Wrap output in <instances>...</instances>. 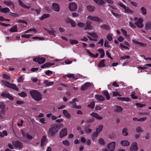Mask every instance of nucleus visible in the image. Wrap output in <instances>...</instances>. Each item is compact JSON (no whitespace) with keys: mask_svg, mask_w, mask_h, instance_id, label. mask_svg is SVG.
Returning <instances> with one entry per match:
<instances>
[{"mask_svg":"<svg viewBox=\"0 0 151 151\" xmlns=\"http://www.w3.org/2000/svg\"><path fill=\"white\" fill-rule=\"evenodd\" d=\"M12 143L14 146L16 147L21 149L23 147L22 143L19 141L13 142Z\"/></svg>","mask_w":151,"mask_h":151,"instance_id":"obj_12","label":"nucleus"},{"mask_svg":"<svg viewBox=\"0 0 151 151\" xmlns=\"http://www.w3.org/2000/svg\"><path fill=\"white\" fill-rule=\"evenodd\" d=\"M145 27L146 29H151V23L149 22L145 24Z\"/></svg>","mask_w":151,"mask_h":151,"instance_id":"obj_35","label":"nucleus"},{"mask_svg":"<svg viewBox=\"0 0 151 151\" xmlns=\"http://www.w3.org/2000/svg\"><path fill=\"white\" fill-rule=\"evenodd\" d=\"M45 29L47 32L50 34L52 35H54V31L53 29H52L51 30H49L45 28H44Z\"/></svg>","mask_w":151,"mask_h":151,"instance_id":"obj_45","label":"nucleus"},{"mask_svg":"<svg viewBox=\"0 0 151 151\" xmlns=\"http://www.w3.org/2000/svg\"><path fill=\"white\" fill-rule=\"evenodd\" d=\"M67 129L65 128L62 129L60 134V137L61 138H62L65 136L67 135Z\"/></svg>","mask_w":151,"mask_h":151,"instance_id":"obj_11","label":"nucleus"},{"mask_svg":"<svg viewBox=\"0 0 151 151\" xmlns=\"http://www.w3.org/2000/svg\"><path fill=\"white\" fill-rule=\"evenodd\" d=\"M117 98L118 100L122 101H129V99L128 98L118 97H117Z\"/></svg>","mask_w":151,"mask_h":151,"instance_id":"obj_34","label":"nucleus"},{"mask_svg":"<svg viewBox=\"0 0 151 151\" xmlns=\"http://www.w3.org/2000/svg\"><path fill=\"white\" fill-rule=\"evenodd\" d=\"M63 115L68 119H70V114L67 111L64 110L63 111Z\"/></svg>","mask_w":151,"mask_h":151,"instance_id":"obj_23","label":"nucleus"},{"mask_svg":"<svg viewBox=\"0 0 151 151\" xmlns=\"http://www.w3.org/2000/svg\"><path fill=\"white\" fill-rule=\"evenodd\" d=\"M17 22L19 23H23L24 24H26V25L24 26L23 27H26L27 25V22L24 20H18L17 21Z\"/></svg>","mask_w":151,"mask_h":151,"instance_id":"obj_54","label":"nucleus"},{"mask_svg":"<svg viewBox=\"0 0 151 151\" xmlns=\"http://www.w3.org/2000/svg\"><path fill=\"white\" fill-rule=\"evenodd\" d=\"M29 93L32 98L35 101H39L42 99V95L37 91L33 90L29 91Z\"/></svg>","mask_w":151,"mask_h":151,"instance_id":"obj_1","label":"nucleus"},{"mask_svg":"<svg viewBox=\"0 0 151 151\" xmlns=\"http://www.w3.org/2000/svg\"><path fill=\"white\" fill-rule=\"evenodd\" d=\"M69 8L71 11H74L77 9V4L75 3H73L69 4Z\"/></svg>","mask_w":151,"mask_h":151,"instance_id":"obj_8","label":"nucleus"},{"mask_svg":"<svg viewBox=\"0 0 151 151\" xmlns=\"http://www.w3.org/2000/svg\"><path fill=\"white\" fill-rule=\"evenodd\" d=\"M103 127L102 125H100L98 128L96 129V131L98 132V133H99L102 129Z\"/></svg>","mask_w":151,"mask_h":151,"instance_id":"obj_51","label":"nucleus"},{"mask_svg":"<svg viewBox=\"0 0 151 151\" xmlns=\"http://www.w3.org/2000/svg\"><path fill=\"white\" fill-rule=\"evenodd\" d=\"M140 10L142 14L146 15L147 14V9L144 7H141Z\"/></svg>","mask_w":151,"mask_h":151,"instance_id":"obj_36","label":"nucleus"},{"mask_svg":"<svg viewBox=\"0 0 151 151\" xmlns=\"http://www.w3.org/2000/svg\"><path fill=\"white\" fill-rule=\"evenodd\" d=\"M1 96L4 97L8 98L11 100H13L14 99L13 97L7 92H3Z\"/></svg>","mask_w":151,"mask_h":151,"instance_id":"obj_9","label":"nucleus"},{"mask_svg":"<svg viewBox=\"0 0 151 151\" xmlns=\"http://www.w3.org/2000/svg\"><path fill=\"white\" fill-rule=\"evenodd\" d=\"M63 77L64 78H65L67 77L68 78H71L73 79H76L74 75L72 74H68L66 75L63 76Z\"/></svg>","mask_w":151,"mask_h":151,"instance_id":"obj_26","label":"nucleus"},{"mask_svg":"<svg viewBox=\"0 0 151 151\" xmlns=\"http://www.w3.org/2000/svg\"><path fill=\"white\" fill-rule=\"evenodd\" d=\"M87 18L88 19L91 20L93 21H96L98 22H102V20L100 18H99L96 17H93L91 16H88Z\"/></svg>","mask_w":151,"mask_h":151,"instance_id":"obj_7","label":"nucleus"},{"mask_svg":"<svg viewBox=\"0 0 151 151\" xmlns=\"http://www.w3.org/2000/svg\"><path fill=\"white\" fill-rule=\"evenodd\" d=\"M135 93L134 92H132L131 94V96L132 98L134 99H137V97L135 95Z\"/></svg>","mask_w":151,"mask_h":151,"instance_id":"obj_63","label":"nucleus"},{"mask_svg":"<svg viewBox=\"0 0 151 151\" xmlns=\"http://www.w3.org/2000/svg\"><path fill=\"white\" fill-rule=\"evenodd\" d=\"M5 111H1L0 112V119H3L4 118Z\"/></svg>","mask_w":151,"mask_h":151,"instance_id":"obj_43","label":"nucleus"},{"mask_svg":"<svg viewBox=\"0 0 151 151\" xmlns=\"http://www.w3.org/2000/svg\"><path fill=\"white\" fill-rule=\"evenodd\" d=\"M96 4L103 5L105 4V2L103 0H93Z\"/></svg>","mask_w":151,"mask_h":151,"instance_id":"obj_30","label":"nucleus"},{"mask_svg":"<svg viewBox=\"0 0 151 151\" xmlns=\"http://www.w3.org/2000/svg\"><path fill=\"white\" fill-rule=\"evenodd\" d=\"M50 15L49 14H44V15H43V16H42L40 18V20H43V19H45V18L48 17H50Z\"/></svg>","mask_w":151,"mask_h":151,"instance_id":"obj_49","label":"nucleus"},{"mask_svg":"<svg viewBox=\"0 0 151 151\" xmlns=\"http://www.w3.org/2000/svg\"><path fill=\"white\" fill-rule=\"evenodd\" d=\"M70 42L71 45L76 44L78 43V42L77 40H70Z\"/></svg>","mask_w":151,"mask_h":151,"instance_id":"obj_53","label":"nucleus"},{"mask_svg":"<svg viewBox=\"0 0 151 151\" xmlns=\"http://www.w3.org/2000/svg\"><path fill=\"white\" fill-rule=\"evenodd\" d=\"M92 27L90 24H89L88 22L86 23V26L85 28V29H92Z\"/></svg>","mask_w":151,"mask_h":151,"instance_id":"obj_41","label":"nucleus"},{"mask_svg":"<svg viewBox=\"0 0 151 151\" xmlns=\"http://www.w3.org/2000/svg\"><path fill=\"white\" fill-rule=\"evenodd\" d=\"M121 144L123 146H128L129 145V142L127 140H122L121 142Z\"/></svg>","mask_w":151,"mask_h":151,"instance_id":"obj_24","label":"nucleus"},{"mask_svg":"<svg viewBox=\"0 0 151 151\" xmlns=\"http://www.w3.org/2000/svg\"><path fill=\"white\" fill-rule=\"evenodd\" d=\"M115 142H113L108 144L107 145V147L110 150L113 151L115 148Z\"/></svg>","mask_w":151,"mask_h":151,"instance_id":"obj_10","label":"nucleus"},{"mask_svg":"<svg viewBox=\"0 0 151 151\" xmlns=\"http://www.w3.org/2000/svg\"><path fill=\"white\" fill-rule=\"evenodd\" d=\"M113 36V34H112L110 33L109 34L107 35L106 36L107 39L109 41H111L112 39V36Z\"/></svg>","mask_w":151,"mask_h":151,"instance_id":"obj_47","label":"nucleus"},{"mask_svg":"<svg viewBox=\"0 0 151 151\" xmlns=\"http://www.w3.org/2000/svg\"><path fill=\"white\" fill-rule=\"evenodd\" d=\"M34 61L37 62L39 64H42L44 63L45 61V59L42 57H37L33 59Z\"/></svg>","mask_w":151,"mask_h":151,"instance_id":"obj_6","label":"nucleus"},{"mask_svg":"<svg viewBox=\"0 0 151 151\" xmlns=\"http://www.w3.org/2000/svg\"><path fill=\"white\" fill-rule=\"evenodd\" d=\"M91 115L98 119L101 120L102 119V117L99 116L96 113L93 112L91 114Z\"/></svg>","mask_w":151,"mask_h":151,"instance_id":"obj_21","label":"nucleus"},{"mask_svg":"<svg viewBox=\"0 0 151 151\" xmlns=\"http://www.w3.org/2000/svg\"><path fill=\"white\" fill-rule=\"evenodd\" d=\"M17 27L15 25L9 29V31L11 32H17Z\"/></svg>","mask_w":151,"mask_h":151,"instance_id":"obj_22","label":"nucleus"},{"mask_svg":"<svg viewBox=\"0 0 151 151\" xmlns=\"http://www.w3.org/2000/svg\"><path fill=\"white\" fill-rule=\"evenodd\" d=\"M0 109H2V111H5V106L4 104L2 102H0Z\"/></svg>","mask_w":151,"mask_h":151,"instance_id":"obj_44","label":"nucleus"},{"mask_svg":"<svg viewBox=\"0 0 151 151\" xmlns=\"http://www.w3.org/2000/svg\"><path fill=\"white\" fill-rule=\"evenodd\" d=\"M136 131L138 133H141L143 131L142 128L140 127H137L136 129Z\"/></svg>","mask_w":151,"mask_h":151,"instance_id":"obj_46","label":"nucleus"},{"mask_svg":"<svg viewBox=\"0 0 151 151\" xmlns=\"http://www.w3.org/2000/svg\"><path fill=\"white\" fill-rule=\"evenodd\" d=\"M123 110L122 107L120 106H115V107L114 111L116 112H119L122 111Z\"/></svg>","mask_w":151,"mask_h":151,"instance_id":"obj_38","label":"nucleus"},{"mask_svg":"<svg viewBox=\"0 0 151 151\" xmlns=\"http://www.w3.org/2000/svg\"><path fill=\"white\" fill-rule=\"evenodd\" d=\"M86 7L88 10L90 12H92L94 10V7L91 5H88Z\"/></svg>","mask_w":151,"mask_h":151,"instance_id":"obj_31","label":"nucleus"},{"mask_svg":"<svg viewBox=\"0 0 151 151\" xmlns=\"http://www.w3.org/2000/svg\"><path fill=\"white\" fill-rule=\"evenodd\" d=\"M62 143L63 145L66 146H68L70 145L69 142L67 140L63 141Z\"/></svg>","mask_w":151,"mask_h":151,"instance_id":"obj_48","label":"nucleus"},{"mask_svg":"<svg viewBox=\"0 0 151 151\" xmlns=\"http://www.w3.org/2000/svg\"><path fill=\"white\" fill-rule=\"evenodd\" d=\"M104 60H101L98 65L99 66V67H104Z\"/></svg>","mask_w":151,"mask_h":151,"instance_id":"obj_55","label":"nucleus"},{"mask_svg":"<svg viewBox=\"0 0 151 151\" xmlns=\"http://www.w3.org/2000/svg\"><path fill=\"white\" fill-rule=\"evenodd\" d=\"M91 115L98 119L101 120L102 119V117L99 116L96 113L93 112L91 114Z\"/></svg>","mask_w":151,"mask_h":151,"instance_id":"obj_20","label":"nucleus"},{"mask_svg":"<svg viewBox=\"0 0 151 151\" xmlns=\"http://www.w3.org/2000/svg\"><path fill=\"white\" fill-rule=\"evenodd\" d=\"M101 28L102 29H104L106 30H109L110 27L107 25L103 24L101 26Z\"/></svg>","mask_w":151,"mask_h":151,"instance_id":"obj_39","label":"nucleus"},{"mask_svg":"<svg viewBox=\"0 0 151 151\" xmlns=\"http://www.w3.org/2000/svg\"><path fill=\"white\" fill-rule=\"evenodd\" d=\"M95 97L96 99L98 100L103 101L104 100V98L101 95H96Z\"/></svg>","mask_w":151,"mask_h":151,"instance_id":"obj_28","label":"nucleus"},{"mask_svg":"<svg viewBox=\"0 0 151 151\" xmlns=\"http://www.w3.org/2000/svg\"><path fill=\"white\" fill-rule=\"evenodd\" d=\"M52 7L53 10L55 11L58 12L60 10L59 5L56 3L53 4L52 5Z\"/></svg>","mask_w":151,"mask_h":151,"instance_id":"obj_17","label":"nucleus"},{"mask_svg":"<svg viewBox=\"0 0 151 151\" xmlns=\"http://www.w3.org/2000/svg\"><path fill=\"white\" fill-rule=\"evenodd\" d=\"M132 42L134 43L138 44L139 45L143 47H145L146 46V44H144L142 42H139L137 41L136 40H132Z\"/></svg>","mask_w":151,"mask_h":151,"instance_id":"obj_19","label":"nucleus"},{"mask_svg":"<svg viewBox=\"0 0 151 151\" xmlns=\"http://www.w3.org/2000/svg\"><path fill=\"white\" fill-rule=\"evenodd\" d=\"M2 77L3 78L7 80H9L11 78L10 76L5 74H4L3 75Z\"/></svg>","mask_w":151,"mask_h":151,"instance_id":"obj_60","label":"nucleus"},{"mask_svg":"<svg viewBox=\"0 0 151 151\" xmlns=\"http://www.w3.org/2000/svg\"><path fill=\"white\" fill-rule=\"evenodd\" d=\"M89 56L92 58H97L99 55L98 53H96L95 55L92 53L88 49H86Z\"/></svg>","mask_w":151,"mask_h":151,"instance_id":"obj_16","label":"nucleus"},{"mask_svg":"<svg viewBox=\"0 0 151 151\" xmlns=\"http://www.w3.org/2000/svg\"><path fill=\"white\" fill-rule=\"evenodd\" d=\"M18 94L19 96L23 97H25L27 96V94L24 92H22L21 93H19Z\"/></svg>","mask_w":151,"mask_h":151,"instance_id":"obj_57","label":"nucleus"},{"mask_svg":"<svg viewBox=\"0 0 151 151\" xmlns=\"http://www.w3.org/2000/svg\"><path fill=\"white\" fill-rule=\"evenodd\" d=\"M91 86V84L90 83L88 82L86 83L84 85L81 86V89L82 91L85 90L90 87Z\"/></svg>","mask_w":151,"mask_h":151,"instance_id":"obj_14","label":"nucleus"},{"mask_svg":"<svg viewBox=\"0 0 151 151\" xmlns=\"http://www.w3.org/2000/svg\"><path fill=\"white\" fill-rule=\"evenodd\" d=\"M103 94L106 96L107 100H109L110 98V96L108 92L107 91H104L103 92Z\"/></svg>","mask_w":151,"mask_h":151,"instance_id":"obj_33","label":"nucleus"},{"mask_svg":"<svg viewBox=\"0 0 151 151\" xmlns=\"http://www.w3.org/2000/svg\"><path fill=\"white\" fill-rule=\"evenodd\" d=\"M99 133H98V132L96 131V132H94L93 134L91 136V137H92V139L93 140H95V138L97 136Z\"/></svg>","mask_w":151,"mask_h":151,"instance_id":"obj_37","label":"nucleus"},{"mask_svg":"<svg viewBox=\"0 0 151 151\" xmlns=\"http://www.w3.org/2000/svg\"><path fill=\"white\" fill-rule=\"evenodd\" d=\"M77 101V99H74L72 100V101L70 102V104H72V106L73 108H76L77 109H81V106H76V104L75 102Z\"/></svg>","mask_w":151,"mask_h":151,"instance_id":"obj_13","label":"nucleus"},{"mask_svg":"<svg viewBox=\"0 0 151 151\" xmlns=\"http://www.w3.org/2000/svg\"><path fill=\"white\" fill-rule=\"evenodd\" d=\"M119 47L121 49H122V50H123L124 49H125L129 50V47H128L127 46L123 45L121 43L120 44Z\"/></svg>","mask_w":151,"mask_h":151,"instance_id":"obj_52","label":"nucleus"},{"mask_svg":"<svg viewBox=\"0 0 151 151\" xmlns=\"http://www.w3.org/2000/svg\"><path fill=\"white\" fill-rule=\"evenodd\" d=\"M130 150L132 151H136L138 150L137 143L136 142H134L132 144Z\"/></svg>","mask_w":151,"mask_h":151,"instance_id":"obj_15","label":"nucleus"},{"mask_svg":"<svg viewBox=\"0 0 151 151\" xmlns=\"http://www.w3.org/2000/svg\"><path fill=\"white\" fill-rule=\"evenodd\" d=\"M88 34L91 36L92 37L95 38H97L98 36L96 34V33H91L90 32L88 33Z\"/></svg>","mask_w":151,"mask_h":151,"instance_id":"obj_50","label":"nucleus"},{"mask_svg":"<svg viewBox=\"0 0 151 151\" xmlns=\"http://www.w3.org/2000/svg\"><path fill=\"white\" fill-rule=\"evenodd\" d=\"M18 2H19V4L22 7H23L25 8H26L29 9L31 7L30 6H26L22 2V1H21L20 0H19Z\"/></svg>","mask_w":151,"mask_h":151,"instance_id":"obj_29","label":"nucleus"},{"mask_svg":"<svg viewBox=\"0 0 151 151\" xmlns=\"http://www.w3.org/2000/svg\"><path fill=\"white\" fill-rule=\"evenodd\" d=\"M7 135V132L6 130H4L2 132H0V137H3L4 136Z\"/></svg>","mask_w":151,"mask_h":151,"instance_id":"obj_32","label":"nucleus"},{"mask_svg":"<svg viewBox=\"0 0 151 151\" xmlns=\"http://www.w3.org/2000/svg\"><path fill=\"white\" fill-rule=\"evenodd\" d=\"M78 25L81 27H83L85 26L84 23L82 22H79L77 24Z\"/></svg>","mask_w":151,"mask_h":151,"instance_id":"obj_64","label":"nucleus"},{"mask_svg":"<svg viewBox=\"0 0 151 151\" xmlns=\"http://www.w3.org/2000/svg\"><path fill=\"white\" fill-rule=\"evenodd\" d=\"M9 9L7 7H6L4 8H2L1 12L4 13H6L9 12Z\"/></svg>","mask_w":151,"mask_h":151,"instance_id":"obj_42","label":"nucleus"},{"mask_svg":"<svg viewBox=\"0 0 151 151\" xmlns=\"http://www.w3.org/2000/svg\"><path fill=\"white\" fill-rule=\"evenodd\" d=\"M47 142V139H46V137L45 136H43L41 139V145L43 146L45 143H46Z\"/></svg>","mask_w":151,"mask_h":151,"instance_id":"obj_18","label":"nucleus"},{"mask_svg":"<svg viewBox=\"0 0 151 151\" xmlns=\"http://www.w3.org/2000/svg\"><path fill=\"white\" fill-rule=\"evenodd\" d=\"M98 51L100 54V57L101 58L104 57L105 55L104 50L103 49H99L98 50Z\"/></svg>","mask_w":151,"mask_h":151,"instance_id":"obj_27","label":"nucleus"},{"mask_svg":"<svg viewBox=\"0 0 151 151\" xmlns=\"http://www.w3.org/2000/svg\"><path fill=\"white\" fill-rule=\"evenodd\" d=\"M122 133L124 136H127L128 134V133L127 132V129L125 128L123 129Z\"/></svg>","mask_w":151,"mask_h":151,"instance_id":"obj_58","label":"nucleus"},{"mask_svg":"<svg viewBox=\"0 0 151 151\" xmlns=\"http://www.w3.org/2000/svg\"><path fill=\"white\" fill-rule=\"evenodd\" d=\"M44 84L46 86H49L52 85L54 83L53 82L49 81H48L46 80L44 81Z\"/></svg>","mask_w":151,"mask_h":151,"instance_id":"obj_25","label":"nucleus"},{"mask_svg":"<svg viewBox=\"0 0 151 151\" xmlns=\"http://www.w3.org/2000/svg\"><path fill=\"white\" fill-rule=\"evenodd\" d=\"M2 82L4 85L5 86L9 88L14 89L16 91H18V89L17 88V86L15 84L11 83L7 81L3 80L2 81Z\"/></svg>","mask_w":151,"mask_h":151,"instance_id":"obj_3","label":"nucleus"},{"mask_svg":"<svg viewBox=\"0 0 151 151\" xmlns=\"http://www.w3.org/2000/svg\"><path fill=\"white\" fill-rule=\"evenodd\" d=\"M31 31H33L34 33H36L37 32V30L35 29L34 28H32L25 31L24 33H28L29 32Z\"/></svg>","mask_w":151,"mask_h":151,"instance_id":"obj_40","label":"nucleus"},{"mask_svg":"<svg viewBox=\"0 0 151 151\" xmlns=\"http://www.w3.org/2000/svg\"><path fill=\"white\" fill-rule=\"evenodd\" d=\"M58 129L57 126L54 125L52 126L49 129L48 134L51 136H53L54 135L55 133L58 131Z\"/></svg>","mask_w":151,"mask_h":151,"instance_id":"obj_4","label":"nucleus"},{"mask_svg":"<svg viewBox=\"0 0 151 151\" xmlns=\"http://www.w3.org/2000/svg\"><path fill=\"white\" fill-rule=\"evenodd\" d=\"M4 3L8 6H9L13 5L11 1H4Z\"/></svg>","mask_w":151,"mask_h":151,"instance_id":"obj_59","label":"nucleus"},{"mask_svg":"<svg viewBox=\"0 0 151 151\" xmlns=\"http://www.w3.org/2000/svg\"><path fill=\"white\" fill-rule=\"evenodd\" d=\"M32 36V35L30 34H24L22 35L21 37L23 38H28Z\"/></svg>","mask_w":151,"mask_h":151,"instance_id":"obj_56","label":"nucleus"},{"mask_svg":"<svg viewBox=\"0 0 151 151\" xmlns=\"http://www.w3.org/2000/svg\"><path fill=\"white\" fill-rule=\"evenodd\" d=\"M118 5L124 9V12L126 13H132L133 12V11L129 9V8L126 6L122 3H119Z\"/></svg>","mask_w":151,"mask_h":151,"instance_id":"obj_5","label":"nucleus"},{"mask_svg":"<svg viewBox=\"0 0 151 151\" xmlns=\"http://www.w3.org/2000/svg\"><path fill=\"white\" fill-rule=\"evenodd\" d=\"M112 92L113 93V96H120L119 94L118 91H112Z\"/></svg>","mask_w":151,"mask_h":151,"instance_id":"obj_61","label":"nucleus"},{"mask_svg":"<svg viewBox=\"0 0 151 151\" xmlns=\"http://www.w3.org/2000/svg\"><path fill=\"white\" fill-rule=\"evenodd\" d=\"M94 106H95V103L94 102L92 101V102H91V103L90 104H88V107L91 108H93L94 107Z\"/></svg>","mask_w":151,"mask_h":151,"instance_id":"obj_62","label":"nucleus"},{"mask_svg":"<svg viewBox=\"0 0 151 151\" xmlns=\"http://www.w3.org/2000/svg\"><path fill=\"white\" fill-rule=\"evenodd\" d=\"M134 21H137L135 22V24L139 28H142L144 27V25L142 24L144 20L143 19L141 18H139V19L137 17H135L134 18Z\"/></svg>","mask_w":151,"mask_h":151,"instance_id":"obj_2","label":"nucleus"}]
</instances>
